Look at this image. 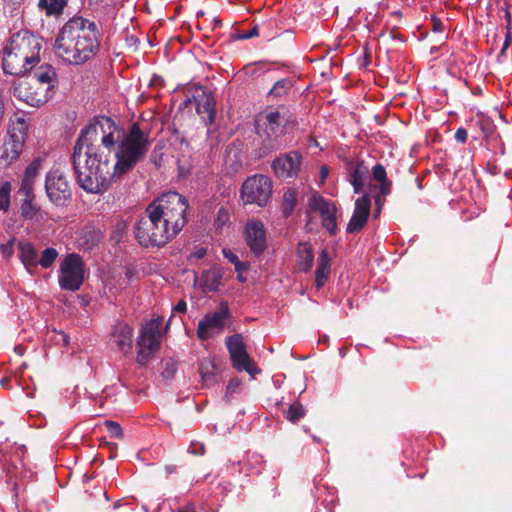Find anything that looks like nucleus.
Segmentation results:
<instances>
[{"mask_svg": "<svg viewBox=\"0 0 512 512\" xmlns=\"http://www.w3.org/2000/svg\"><path fill=\"white\" fill-rule=\"evenodd\" d=\"M149 132L133 123L123 131L105 116L82 129L72 155L77 180L88 193L103 194L144 160Z\"/></svg>", "mask_w": 512, "mask_h": 512, "instance_id": "obj_1", "label": "nucleus"}, {"mask_svg": "<svg viewBox=\"0 0 512 512\" xmlns=\"http://www.w3.org/2000/svg\"><path fill=\"white\" fill-rule=\"evenodd\" d=\"M189 204L177 192L163 193L150 203L134 227L137 242L146 248L163 247L186 225Z\"/></svg>", "mask_w": 512, "mask_h": 512, "instance_id": "obj_2", "label": "nucleus"}, {"mask_svg": "<svg viewBox=\"0 0 512 512\" xmlns=\"http://www.w3.org/2000/svg\"><path fill=\"white\" fill-rule=\"evenodd\" d=\"M99 37L94 22L82 17L72 18L61 28L55 40V52L65 62L82 64L97 51Z\"/></svg>", "mask_w": 512, "mask_h": 512, "instance_id": "obj_3", "label": "nucleus"}, {"mask_svg": "<svg viewBox=\"0 0 512 512\" xmlns=\"http://www.w3.org/2000/svg\"><path fill=\"white\" fill-rule=\"evenodd\" d=\"M39 40L28 31L12 35L3 55V69L11 75H21L31 70L39 61Z\"/></svg>", "mask_w": 512, "mask_h": 512, "instance_id": "obj_4", "label": "nucleus"}, {"mask_svg": "<svg viewBox=\"0 0 512 512\" xmlns=\"http://www.w3.org/2000/svg\"><path fill=\"white\" fill-rule=\"evenodd\" d=\"M161 319H153L143 326L137 340V362L147 364L160 347Z\"/></svg>", "mask_w": 512, "mask_h": 512, "instance_id": "obj_5", "label": "nucleus"}, {"mask_svg": "<svg viewBox=\"0 0 512 512\" xmlns=\"http://www.w3.org/2000/svg\"><path fill=\"white\" fill-rule=\"evenodd\" d=\"M59 284L62 288L76 291L84 281V263L75 254H68L60 264Z\"/></svg>", "mask_w": 512, "mask_h": 512, "instance_id": "obj_6", "label": "nucleus"}, {"mask_svg": "<svg viewBox=\"0 0 512 512\" xmlns=\"http://www.w3.org/2000/svg\"><path fill=\"white\" fill-rule=\"evenodd\" d=\"M45 190L49 200L56 206H66L71 199L67 177L60 168H52L46 175Z\"/></svg>", "mask_w": 512, "mask_h": 512, "instance_id": "obj_7", "label": "nucleus"}, {"mask_svg": "<svg viewBox=\"0 0 512 512\" xmlns=\"http://www.w3.org/2000/svg\"><path fill=\"white\" fill-rule=\"evenodd\" d=\"M272 191L271 181L264 175L249 177L242 185L241 197L244 202L264 206Z\"/></svg>", "mask_w": 512, "mask_h": 512, "instance_id": "obj_8", "label": "nucleus"}, {"mask_svg": "<svg viewBox=\"0 0 512 512\" xmlns=\"http://www.w3.org/2000/svg\"><path fill=\"white\" fill-rule=\"evenodd\" d=\"M226 346L230 354L232 365L238 371H245L254 376L259 373L256 363L249 356L242 335L235 334L226 339Z\"/></svg>", "mask_w": 512, "mask_h": 512, "instance_id": "obj_9", "label": "nucleus"}, {"mask_svg": "<svg viewBox=\"0 0 512 512\" xmlns=\"http://www.w3.org/2000/svg\"><path fill=\"white\" fill-rule=\"evenodd\" d=\"M230 316L229 306L226 302H221L218 308L207 314L198 323L197 335L201 340H207L223 331L226 321Z\"/></svg>", "mask_w": 512, "mask_h": 512, "instance_id": "obj_10", "label": "nucleus"}, {"mask_svg": "<svg viewBox=\"0 0 512 512\" xmlns=\"http://www.w3.org/2000/svg\"><path fill=\"white\" fill-rule=\"evenodd\" d=\"M27 135V124L23 119H17L8 130V138L3 144L1 159L7 164L15 160L22 151Z\"/></svg>", "mask_w": 512, "mask_h": 512, "instance_id": "obj_11", "label": "nucleus"}, {"mask_svg": "<svg viewBox=\"0 0 512 512\" xmlns=\"http://www.w3.org/2000/svg\"><path fill=\"white\" fill-rule=\"evenodd\" d=\"M27 83H30V80L25 77L16 82L13 94L18 100L32 107H40L52 97L53 93L46 87L40 85L30 87Z\"/></svg>", "mask_w": 512, "mask_h": 512, "instance_id": "obj_12", "label": "nucleus"}, {"mask_svg": "<svg viewBox=\"0 0 512 512\" xmlns=\"http://www.w3.org/2000/svg\"><path fill=\"white\" fill-rule=\"evenodd\" d=\"M245 241L250 250L255 254H261L266 248V233L263 224L258 220L247 222L245 229Z\"/></svg>", "mask_w": 512, "mask_h": 512, "instance_id": "obj_13", "label": "nucleus"}, {"mask_svg": "<svg viewBox=\"0 0 512 512\" xmlns=\"http://www.w3.org/2000/svg\"><path fill=\"white\" fill-rule=\"evenodd\" d=\"M301 166V156L297 152H289L273 161L272 167L276 175L282 178L295 177Z\"/></svg>", "mask_w": 512, "mask_h": 512, "instance_id": "obj_14", "label": "nucleus"}, {"mask_svg": "<svg viewBox=\"0 0 512 512\" xmlns=\"http://www.w3.org/2000/svg\"><path fill=\"white\" fill-rule=\"evenodd\" d=\"M285 123V117L278 111H268L259 115L256 120L257 127H264L268 138L277 137L282 134Z\"/></svg>", "mask_w": 512, "mask_h": 512, "instance_id": "obj_15", "label": "nucleus"}, {"mask_svg": "<svg viewBox=\"0 0 512 512\" xmlns=\"http://www.w3.org/2000/svg\"><path fill=\"white\" fill-rule=\"evenodd\" d=\"M370 206L371 200L368 195L356 200L353 215L346 228L348 233L357 232L364 227L370 214Z\"/></svg>", "mask_w": 512, "mask_h": 512, "instance_id": "obj_16", "label": "nucleus"}, {"mask_svg": "<svg viewBox=\"0 0 512 512\" xmlns=\"http://www.w3.org/2000/svg\"><path fill=\"white\" fill-rule=\"evenodd\" d=\"M25 78L30 80V83H27L28 86L33 87V85H40L46 87L47 90H50L52 93L57 83L56 72L54 68L48 64L38 67Z\"/></svg>", "mask_w": 512, "mask_h": 512, "instance_id": "obj_17", "label": "nucleus"}, {"mask_svg": "<svg viewBox=\"0 0 512 512\" xmlns=\"http://www.w3.org/2000/svg\"><path fill=\"white\" fill-rule=\"evenodd\" d=\"M101 238L100 230L93 224L86 223L75 232V244L79 249H92Z\"/></svg>", "mask_w": 512, "mask_h": 512, "instance_id": "obj_18", "label": "nucleus"}, {"mask_svg": "<svg viewBox=\"0 0 512 512\" xmlns=\"http://www.w3.org/2000/svg\"><path fill=\"white\" fill-rule=\"evenodd\" d=\"M193 98L196 103L197 113L201 115L206 123L212 124L215 118V103L213 96L202 89H197Z\"/></svg>", "mask_w": 512, "mask_h": 512, "instance_id": "obj_19", "label": "nucleus"}, {"mask_svg": "<svg viewBox=\"0 0 512 512\" xmlns=\"http://www.w3.org/2000/svg\"><path fill=\"white\" fill-rule=\"evenodd\" d=\"M133 332L127 324L120 323L116 325L111 333V345L120 352L126 354L132 347Z\"/></svg>", "mask_w": 512, "mask_h": 512, "instance_id": "obj_20", "label": "nucleus"}, {"mask_svg": "<svg viewBox=\"0 0 512 512\" xmlns=\"http://www.w3.org/2000/svg\"><path fill=\"white\" fill-rule=\"evenodd\" d=\"M19 259L29 274H34L38 266V253L35 246L28 241L18 243Z\"/></svg>", "mask_w": 512, "mask_h": 512, "instance_id": "obj_21", "label": "nucleus"}, {"mask_svg": "<svg viewBox=\"0 0 512 512\" xmlns=\"http://www.w3.org/2000/svg\"><path fill=\"white\" fill-rule=\"evenodd\" d=\"M223 270L220 267H212L202 273L201 287L204 292L217 291L222 283Z\"/></svg>", "mask_w": 512, "mask_h": 512, "instance_id": "obj_22", "label": "nucleus"}, {"mask_svg": "<svg viewBox=\"0 0 512 512\" xmlns=\"http://www.w3.org/2000/svg\"><path fill=\"white\" fill-rule=\"evenodd\" d=\"M20 215L24 220L40 223L45 220L46 213L35 203V200H22Z\"/></svg>", "mask_w": 512, "mask_h": 512, "instance_id": "obj_23", "label": "nucleus"}, {"mask_svg": "<svg viewBox=\"0 0 512 512\" xmlns=\"http://www.w3.org/2000/svg\"><path fill=\"white\" fill-rule=\"evenodd\" d=\"M318 265L315 272V284L320 289L327 281L330 274V257L325 250H322L318 257Z\"/></svg>", "mask_w": 512, "mask_h": 512, "instance_id": "obj_24", "label": "nucleus"}, {"mask_svg": "<svg viewBox=\"0 0 512 512\" xmlns=\"http://www.w3.org/2000/svg\"><path fill=\"white\" fill-rule=\"evenodd\" d=\"M313 251L309 244L300 243L297 250V266L302 272L310 270L313 264Z\"/></svg>", "mask_w": 512, "mask_h": 512, "instance_id": "obj_25", "label": "nucleus"}, {"mask_svg": "<svg viewBox=\"0 0 512 512\" xmlns=\"http://www.w3.org/2000/svg\"><path fill=\"white\" fill-rule=\"evenodd\" d=\"M367 172V167L360 163L353 164L349 167V181L352 184L355 193L361 192Z\"/></svg>", "mask_w": 512, "mask_h": 512, "instance_id": "obj_26", "label": "nucleus"}, {"mask_svg": "<svg viewBox=\"0 0 512 512\" xmlns=\"http://www.w3.org/2000/svg\"><path fill=\"white\" fill-rule=\"evenodd\" d=\"M373 178L380 183V192L383 196L390 193L391 183L387 180L386 170L381 164H377L372 169Z\"/></svg>", "mask_w": 512, "mask_h": 512, "instance_id": "obj_27", "label": "nucleus"}, {"mask_svg": "<svg viewBox=\"0 0 512 512\" xmlns=\"http://www.w3.org/2000/svg\"><path fill=\"white\" fill-rule=\"evenodd\" d=\"M320 217L323 227H325L330 234H334L337 230L336 206L333 204L330 208H327L325 214H321Z\"/></svg>", "mask_w": 512, "mask_h": 512, "instance_id": "obj_28", "label": "nucleus"}, {"mask_svg": "<svg viewBox=\"0 0 512 512\" xmlns=\"http://www.w3.org/2000/svg\"><path fill=\"white\" fill-rule=\"evenodd\" d=\"M12 186L8 181L0 183V211H8L11 203Z\"/></svg>", "mask_w": 512, "mask_h": 512, "instance_id": "obj_29", "label": "nucleus"}, {"mask_svg": "<svg viewBox=\"0 0 512 512\" xmlns=\"http://www.w3.org/2000/svg\"><path fill=\"white\" fill-rule=\"evenodd\" d=\"M297 202L296 191L293 189L287 190L283 195L282 211L285 217L291 215Z\"/></svg>", "mask_w": 512, "mask_h": 512, "instance_id": "obj_30", "label": "nucleus"}, {"mask_svg": "<svg viewBox=\"0 0 512 512\" xmlns=\"http://www.w3.org/2000/svg\"><path fill=\"white\" fill-rule=\"evenodd\" d=\"M333 205L332 202L326 201L322 196L314 194L309 199L310 209L321 214H325L327 208Z\"/></svg>", "mask_w": 512, "mask_h": 512, "instance_id": "obj_31", "label": "nucleus"}, {"mask_svg": "<svg viewBox=\"0 0 512 512\" xmlns=\"http://www.w3.org/2000/svg\"><path fill=\"white\" fill-rule=\"evenodd\" d=\"M59 253L55 248L49 247L42 251L40 258H38V265L42 268H49L57 259Z\"/></svg>", "mask_w": 512, "mask_h": 512, "instance_id": "obj_32", "label": "nucleus"}, {"mask_svg": "<svg viewBox=\"0 0 512 512\" xmlns=\"http://www.w3.org/2000/svg\"><path fill=\"white\" fill-rule=\"evenodd\" d=\"M65 5L64 0H40L39 6L46 9L47 14L59 13Z\"/></svg>", "mask_w": 512, "mask_h": 512, "instance_id": "obj_33", "label": "nucleus"}, {"mask_svg": "<svg viewBox=\"0 0 512 512\" xmlns=\"http://www.w3.org/2000/svg\"><path fill=\"white\" fill-rule=\"evenodd\" d=\"M291 88V82L288 79H281L277 81L269 91L270 95L281 97L285 95Z\"/></svg>", "mask_w": 512, "mask_h": 512, "instance_id": "obj_34", "label": "nucleus"}, {"mask_svg": "<svg viewBox=\"0 0 512 512\" xmlns=\"http://www.w3.org/2000/svg\"><path fill=\"white\" fill-rule=\"evenodd\" d=\"M40 170V160H34L25 170L22 181H27L29 183H33L35 178L37 177Z\"/></svg>", "mask_w": 512, "mask_h": 512, "instance_id": "obj_35", "label": "nucleus"}, {"mask_svg": "<svg viewBox=\"0 0 512 512\" xmlns=\"http://www.w3.org/2000/svg\"><path fill=\"white\" fill-rule=\"evenodd\" d=\"M229 219H230L229 212L225 208L221 207L218 210L217 216L214 221V225H215L216 229L221 230L229 222Z\"/></svg>", "mask_w": 512, "mask_h": 512, "instance_id": "obj_36", "label": "nucleus"}, {"mask_svg": "<svg viewBox=\"0 0 512 512\" xmlns=\"http://www.w3.org/2000/svg\"><path fill=\"white\" fill-rule=\"evenodd\" d=\"M304 416V409L300 405H291L286 413V418L291 422H296Z\"/></svg>", "mask_w": 512, "mask_h": 512, "instance_id": "obj_37", "label": "nucleus"}, {"mask_svg": "<svg viewBox=\"0 0 512 512\" xmlns=\"http://www.w3.org/2000/svg\"><path fill=\"white\" fill-rule=\"evenodd\" d=\"M33 185H34L33 183H29L27 181H21V187L19 189V194L24 196L23 200H35Z\"/></svg>", "mask_w": 512, "mask_h": 512, "instance_id": "obj_38", "label": "nucleus"}, {"mask_svg": "<svg viewBox=\"0 0 512 512\" xmlns=\"http://www.w3.org/2000/svg\"><path fill=\"white\" fill-rule=\"evenodd\" d=\"M105 425L107 427V431L109 435L113 438H121L122 437V429L120 425L113 421H106Z\"/></svg>", "mask_w": 512, "mask_h": 512, "instance_id": "obj_39", "label": "nucleus"}, {"mask_svg": "<svg viewBox=\"0 0 512 512\" xmlns=\"http://www.w3.org/2000/svg\"><path fill=\"white\" fill-rule=\"evenodd\" d=\"M454 139L460 144L466 143L468 139V131L463 127L458 128L454 133Z\"/></svg>", "mask_w": 512, "mask_h": 512, "instance_id": "obj_40", "label": "nucleus"}, {"mask_svg": "<svg viewBox=\"0 0 512 512\" xmlns=\"http://www.w3.org/2000/svg\"><path fill=\"white\" fill-rule=\"evenodd\" d=\"M188 451L194 455H203L205 452V447L201 443H192Z\"/></svg>", "mask_w": 512, "mask_h": 512, "instance_id": "obj_41", "label": "nucleus"}, {"mask_svg": "<svg viewBox=\"0 0 512 512\" xmlns=\"http://www.w3.org/2000/svg\"><path fill=\"white\" fill-rule=\"evenodd\" d=\"M223 256L233 265H235L236 262L239 261L238 256L233 253L230 249H223L222 250Z\"/></svg>", "mask_w": 512, "mask_h": 512, "instance_id": "obj_42", "label": "nucleus"}, {"mask_svg": "<svg viewBox=\"0 0 512 512\" xmlns=\"http://www.w3.org/2000/svg\"><path fill=\"white\" fill-rule=\"evenodd\" d=\"M495 127L492 123L489 122H482L481 123V130L485 134V137H489L494 133Z\"/></svg>", "mask_w": 512, "mask_h": 512, "instance_id": "obj_43", "label": "nucleus"}, {"mask_svg": "<svg viewBox=\"0 0 512 512\" xmlns=\"http://www.w3.org/2000/svg\"><path fill=\"white\" fill-rule=\"evenodd\" d=\"M240 385V381L238 379H232L227 386V394L234 393Z\"/></svg>", "mask_w": 512, "mask_h": 512, "instance_id": "obj_44", "label": "nucleus"}, {"mask_svg": "<svg viewBox=\"0 0 512 512\" xmlns=\"http://www.w3.org/2000/svg\"><path fill=\"white\" fill-rule=\"evenodd\" d=\"M207 253V249L205 247H198L194 250L191 256L195 259L203 258Z\"/></svg>", "mask_w": 512, "mask_h": 512, "instance_id": "obj_45", "label": "nucleus"}, {"mask_svg": "<svg viewBox=\"0 0 512 512\" xmlns=\"http://www.w3.org/2000/svg\"><path fill=\"white\" fill-rule=\"evenodd\" d=\"M13 241H10L9 243L5 244V245H2L1 246V250L4 254H6L8 257H10L13 253Z\"/></svg>", "mask_w": 512, "mask_h": 512, "instance_id": "obj_46", "label": "nucleus"}, {"mask_svg": "<svg viewBox=\"0 0 512 512\" xmlns=\"http://www.w3.org/2000/svg\"><path fill=\"white\" fill-rule=\"evenodd\" d=\"M234 266H235V270L237 273H243L244 271H246L249 268L248 263L242 262L240 260L238 262H236Z\"/></svg>", "mask_w": 512, "mask_h": 512, "instance_id": "obj_47", "label": "nucleus"}, {"mask_svg": "<svg viewBox=\"0 0 512 512\" xmlns=\"http://www.w3.org/2000/svg\"><path fill=\"white\" fill-rule=\"evenodd\" d=\"M511 41H512L511 33H510V31H507L506 36H505V40H504V43H503V46H502V49H501V53L502 54L505 53L506 49L511 44Z\"/></svg>", "mask_w": 512, "mask_h": 512, "instance_id": "obj_48", "label": "nucleus"}, {"mask_svg": "<svg viewBox=\"0 0 512 512\" xmlns=\"http://www.w3.org/2000/svg\"><path fill=\"white\" fill-rule=\"evenodd\" d=\"M257 35H258V27L254 26L249 32H247L245 34H242L241 38L242 39H249V38H252V37L257 36Z\"/></svg>", "mask_w": 512, "mask_h": 512, "instance_id": "obj_49", "label": "nucleus"}, {"mask_svg": "<svg viewBox=\"0 0 512 512\" xmlns=\"http://www.w3.org/2000/svg\"><path fill=\"white\" fill-rule=\"evenodd\" d=\"M200 373H201L202 379L204 381H207L209 379L210 374L208 373V364L207 365H205L204 363L201 364Z\"/></svg>", "mask_w": 512, "mask_h": 512, "instance_id": "obj_50", "label": "nucleus"}, {"mask_svg": "<svg viewBox=\"0 0 512 512\" xmlns=\"http://www.w3.org/2000/svg\"><path fill=\"white\" fill-rule=\"evenodd\" d=\"M329 174V169L326 165L321 166L320 168V181L323 183Z\"/></svg>", "mask_w": 512, "mask_h": 512, "instance_id": "obj_51", "label": "nucleus"}, {"mask_svg": "<svg viewBox=\"0 0 512 512\" xmlns=\"http://www.w3.org/2000/svg\"><path fill=\"white\" fill-rule=\"evenodd\" d=\"M186 309H187V304L184 300H180L174 307V310L177 312H185Z\"/></svg>", "mask_w": 512, "mask_h": 512, "instance_id": "obj_52", "label": "nucleus"}, {"mask_svg": "<svg viewBox=\"0 0 512 512\" xmlns=\"http://www.w3.org/2000/svg\"><path fill=\"white\" fill-rule=\"evenodd\" d=\"M433 29L434 31H442V24L439 20L433 19Z\"/></svg>", "mask_w": 512, "mask_h": 512, "instance_id": "obj_53", "label": "nucleus"}, {"mask_svg": "<svg viewBox=\"0 0 512 512\" xmlns=\"http://www.w3.org/2000/svg\"><path fill=\"white\" fill-rule=\"evenodd\" d=\"M178 512H195L194 506L188 505L178 510Z\"/></svg>", "mask_w": 512, "mask_h": 512, "instance_id": "obj_54", "label": "nucleus"}, {"mask_svg": "<svg viewBox=\"0 0 512 512\" xmlns=\"http://www.w3.org/2000/svg\"><path fill=\"white\" fill-rule=\"evenodd\" d=\"M126 276L128 277V279H132L135 276V273L131 269H127Z\"/></svg>", "mask_w": 512, "mask_h": 512, "instance_id": "obj_55", "label": "nucleus"}, {"mask_svg": "<svg viewBox=\"0 0 512 512\" xmlns=\"http://www.w3.org/2000/svg\"><path fill=\"white\" fill-rule=\"evenodd\" d=\"M237 279L240 281V282H245L246 278L243 276V273H238L237 275Z\"/></svg>", "mask_w": 512, "mask_h": 512, "instance_id": "obj_56", "label": "nucleus"}, {"mask_svg": "<svg viewBox=\"0 0 512 512\" xmlns=\"http://www.w3.org/2000/svg\"><path fill=\"white\" fill-rule=\"evenodd\" d=\"M15 351H16L19 355H22V354H23V347H22V346H17V347H15Z\"/></svg>", "mask_w": 512, "mask_h": 512, "instance_id": "obj_57", "label": "nucleus"}, {"mask_svg": "<svg viewBox=\"0 0 512 512\" xmlns=\"http://www.w3.org/2000/svg\"><path fill=\"white\" fill-rule=\"evenodd\" d=\"M7 383H8V380H7V379H2V380L0 381V384H1L2 386H4V387L7 385Z\"/></svg>", "mask_w": 512, "mask_h": 512, "instance_id": "obj_58", "label": "nucleus"}, {"mask_svg": "<svg viewBox=\"0 0 512 512\" xmlns=\"http://www.w3.org/2000/svg\"><path fill=\"white\" fill-rule=\"evenodd\" d=\"M510 17H511V16H510V12H509V11H507V12H506V19H507V21H510Z\"/></svg>", "mask_w": 512, "mask_h": 512, "instance_id": "obj_59", "label": "nucleus"}, {"mask_svg": "<svg viewBox=\"0 0 512 512\" xmlns=\"http://www.w3.org/2000/svg\"><path fill=\"white\" fill-rule=\"evenodd\" d=\"M63 340L65 343H67L66 335L62 334Z\"/></svg>", "mask_w": 512, "mask_h": 512, "instance_id": "obj_60", "label": "nucleus"}, {"mask_svg": "<svg viewBox=\"0 0 512 512\" xmlns=\"http://www.w3.org/2000/svg\"><path fill=\"white\" fill-rule=\"evenodd\" d=\"M376 204L379 206L380 205V200L379 198L376 199Z\"/></svg>", "mask_w": 512, "mask_h": 512, "instance_id": "obj_61", "label": "nucleus"}]
</instances>
